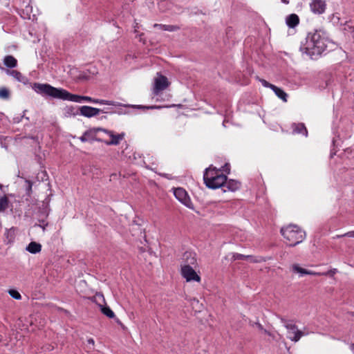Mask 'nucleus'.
<instances>
[{
  "mask_svg": "<svg viewBox=\"0 0 354 354\" xmlns=\"http://www.w3.org/2000/svg\"><path fill=\"white\" fill-rule=\"evenodd\" d=\"M257 79L260 82H261L262 85L265 87H267V88H270V89L272 88V86H274V84H270V82H268V81H266V80L264 79H261L259 77H257Z\"/></svg>",
  "mask_w": 354,
  "mask_h": 354,
  "instance_id": "f704fd0d",
  "label": "nucleus"
},
{
  "mask_svg": "<svg viewBox=\"0 0 354 354\" xmlns=\"http://www.w3.org/2000/svg\"><path fill=\"white\" fill-rule=\"evenodd\" d=\"M262 331H263L265 334H266V335H269V336H271V335H272V333H271L270 331H268V330H267L266 329H265V328H264V330H263Z\"/></svg>",
  "mask_w": 354,
  "mask_h": 354,
  "instance_id": "a18cd8bd",
  "label": "nucleus"
},
{
  "mask_svg": "<svg viewBox=\"0 0 354 354\" xmlns=\"http://www.w3.org/2000/svg\"><path fill=\"white\" fill-rule=\"evenodd\" d=\"M287 26L290 28H295L299 23V18L296 14L289 15L286 19Z\"/></svg>",
  "mask_w": 354,
  "mask_h": 354,
  "instance_id": "f3484780",
  "label": "nucleus"
},
{
  "mask_svg": "<svg viewBox=\"0 0 354 354\" xmlns=\"http://www.w3.org/2000/svg\"><path fill=\"white\" fill-rule=\"evenodd\" d=\"M9 203L10 201L6 195L0 197V212H3L8 209Z\"/></svg>",
  "mask_w": 354,
  "mask_h": 354,
  "instance_id": "a878e982",
  "label": "nucleus"
},
{
  "mask_svg": "<svg viewBox=\"0 0 354 354\" xmlns=\"http://www.w3.org/2000/svg\"><path fill=\"white\" fill-rule=\"evenodd\" d=\"M5 236L8 243L13 242L15 238V230L14 227L7 230Z\"/></svg>",
  "mask_w": 354,
  "mask_h": 354,
  "instance_id": "cd10ccee",
  "label": "nucleus"
},
{
  "mask_svg": "<svg viewBox=\"0 0 354 354\" xmlns=\"http://www.w3.org/2000/svg\"><path fill=\"white\" fill-rule=\"evenodd\" d=\"M8 292L10 295L15 299L19 300L21 298V294L17 290L12 289L10 290Z\"/></svg>",
  "mask_w": 354,
  "mask_h": 354,
  "instance_id": "72a5a7b5",
  "label": "nucleus"
},
{
  "mask_svg": "<svg viewBox=\"0 0 354 354\" xmlns=\"http://www.w3.org/2000/svg\"><path fill=\"white\" fill-rule=\"evenodd\" d=\"M310 37V32H308L306 37L304 39V41L301 42V45L299 47L300 52L304 55H309L310 52V44H308V37Z\"/></svg>",
  "mask_w": 354,
  "mask_h": 354,
  "instance_id": "4be33fe9",
  "label": "nucleus"
},
{
  "mask_svg": "<svg viewBox=\"0 0 354 354\" xmlns=\"http://www.w3.org/2000/svg\"><path fill=\"white\" fill-rule=\"evenodd\" d=\"M93 129L94 130V132L96 134L97 132L99 131H103L107 134H109V132H110L111 131L108 130V129H103L102 127H93Z\"/></svg>",
  "mask_w": 354,
  "mask_h": 354,
  "instance_id": "e433bc0d",
  "label": "nucleus"
},
{
  "mask_svg": "<svg viewBox=\"0 0 354 354\" xmlns=\"http://www.w3.org/2000/svg\"><path fill=\"white\" fill-rule=\"evenodd\" d=\"M50 195H48L46 197V198L43 201V203L44 204H46V205H49L50 203Z\"/></svg>",
  "mask_w": 354,
  "mask_h": 354,
  "instance_id": "a19ab883",
  "label": "nucleus"
},
{
  "mask_svg": "<svg viewBox=\"0 0 354 354\" xmlns=\"http://www.w3.org/2000/svg\"><path fill=\"white\" fill-rule=\"evenodd\" d=\"M326 9V0H313L311 1V12L315 15H322Z\"/></svg>",
  "mask_w": 354,
  "mask_h": 354,
  "instance_id": "9b49d317",
  "label": "nucleus"
},
{
  "mask_svg": "<svg viewBox=\"0 0 354 354\" xmlns=\"http://www.w3.org/2000/svg\"><path fill=\"white\" fill-rule=\"evenodd\" d=\"M87 343H88V344L91 345L90 348H93L95 342H94V339L93 338L88 339H87Z\"/></svg>",
  "mask_w": 354,
  "mask_h": 354,
  "instance_id": "ea45409f",
  "label": "nucleus"
},
{
  "mask_svg": "<svg viewBox=\"0 0 354 354\" xmlns=\"http://www.w3.org/2000/svg\"><path fill=\"white\" fill-rule=\"evenodd\" d=\"M271 89L279 98L281 99L283 102H287L288 95L283 89L277 87L275 85L272 86Z\"/></svg>",
  "mask_w": 354,
  "mask_h": 354,
  "instance_id": "5701e85b",
  "label": "nucleus"
},
{
  "mask_svg": "<svg viewBox=\"0 0 354 354\" xmlns=\"http://www.w3.org/2000/svg\"><path fill=\"white\" fill-rule=\"evenodd\" d=\"M28 138H30V139H32L33 140H35V142H38V138L37 136H28L27 137Z\"/></svg>",
  "mask_w": 354,
  "mask_h": 354,
  "instance_id": "c03bdc74",
  "label": "nucleus"
},
{
  "mask_svg": "<svg viewBox=\"0 0 354 354\" xmlns=\"http://www.w3.org/2000/svg\"><path fill=\"white\" fill-rule=\"evenodd\" d=\"M117 322H118V324H121V322L119 320H118Z\"/></svg>",
  "mask_w": 354,
  "mask_h": 354,
  "instance_id": "5fc2aeb1",
  "label": "nucleus"
},
{
  "mask_svg": "<svg viewBox=\"0 0 354 354\" xmlns=\"http://www.w3.org/2000/svg\"><path fill=\"white\" fill-rule=\"evenodd\" d=\"M253 258L252 255H244L239 253H234L232 255V259L234 261L236 260H248V259Z\"/></svg>",
  "mask_w": 354,
  "mask_h": 354,
  "instance_id": "2f4dec72",
  "label": "nucleus"
},
{
  "mask_svg": "<svg viewBox=\"0 0 354 354\" xmlns=\"http://www.w3.org/2000/svg\"><path fill=\"white\" fill-rule=\"evenodd\" d=\"M255 325L257 326V328L260 330H264V328L263 326H262L261 324H260L259 322H255Z\"/></svg>",
  "mask_w": 354,
  "mask_h": 354,
  "instance_id": "37998d69",
  "label": "nucleus"
},
{
  "mask_svg": "<svg viewBox=\"0 0 354 354\" xmlns=\"http://www.w3.org/2000/svg\"><path fill=\"white\" fill-rule=\"evenodd\" d=\"M3 64L8 68H13L17 66V60L12 55H7L3 59Z\"/></svg>",
  "mask_w": 354,
  "mask_h": 354,
  "instance_id": "aec40b11",
  "label": "nucleus"
},
{
  "mask_svg": "<svg viewBox=\"0 0 354 354\" xmlns=\"http://www.w3.org/2000/svg\"><path fill=\"white\" fill-rule=\"evenodd\" d=\"M32 88L35 90L36 93L40 94L45 97H50L55 99H59L62 100H67L75 102H82V101L93 102L95 104H106V105H111L114 106H120V107H126L129 108L132 107L133 109H160L164 106L152 105V106H142V105H130V104H122L120 102H117L111 100H100L96 98H92L89 96L84 95H79L76 94H73L64 89L62 88H56L51 86L49 84H41V83H35ZM175 104H172L170 106H165V107H174Z\"/></svg>",
  "mask_w": 354,
  "mask_h": 354,
  "instance_id": "f257e3e1",
  "label": "nucleus"
},
{
  "mask_svg": "<svg viewBox=\"0 0 354 354\" xmlns=\"http://www.w3.org/2000/svg\"><path fill=\"white\" fill-rule=\"evenodd\" d=\"M41 250V245L35 241L30 242L26 247V250L31 254L39 253Z\"/></svg>",
  "mask_w": 354,
  "mask_h": 354,
  "instance_id": "6ab92c4d",
  "label": "nucleus"
},
{
  "mask_svg": "<svg viewBox=\"0 0 354 354\" xmlns=\"http://www.w3.org/2000/svg\"><path fill=\"white\" fill-rule=\"evenodd\" d=\"M32 185L33 183L30 180H25V190L26 194L28 197H30L32 193Z\"/></svg>",
  "mask_w": 354,
  "mask_h": 354,
  "instance_id": "c85d7f7f",
  "label": "nucleus"
},
{
  "mask_svg": "<svg viewBox=\"0 0 354 354\" xmlns=\"http://www.w3.org/2000/svg\"><path fill=\"white\" fill-rule=\"evenodd\" d=\"M281 233L286 240V243L292 247L301 243L305 237V232L295 225H289L282 227Z\"/></svg>",
  "mask_w": 354,
  "mask_h": 354,
  "instance_id": "7ed1b4c3",
  "label": "nucleus"
},
{
  "mask_svg": "<svg viewBox=\"0 0 354 354\" xmlns=\"http://www.w3.org/2000/svg\"><path fill=\"white\" fill-rule=\"evenodd\" d=\"M195 268L196 267L182 266L181 274L187 281H201V277L194 270Z\"/></svg>",
  "mask_w": 354,
  "mask_h": 354,
  "instance_id": "6e6552de",
  "label": "nucleus"
},
{
  "mask_svg": "<svg viewBox=\"0 0 354 354\" xmlns=\"http://www.w3.org/2000/svg\"><path fill=\"white\" fill-rule=\"evenodd\" d=\"M39 226L41 227L44 230H45V225H44V226L39 225Z\"/></svg>",
  "mask_w": 354,
  "mask_h": 354,
  "instance_id": "603ef678",
  "label": "nucleus"
},
{
  "mask_svg": "<svg viewBox=\"0 0 354 354\" xmlns=\"http://www.w3.org/2000/svg\"><path fill=\"white\" fill-rule=\"evenodd\" d=\"M174 194L175 197L186 207L192 209H194L193 203L185 189L182 187L176 188L174 189Z\"/></svg>",
  "mask_w": 354,
  "mask_h": 354,
  "instance_id": "423d86ee",
  "label": "nucleus"
},
{
  "mask_svg": "<svg viewBox=\"0 0 354 354\" xmlns=\"http://www.w3.org/2000/svg\"><path fill=\"white\" fill-rule=\"evenodd\" d=\"M293 134H301L308 136V130L303 123H292L291 125Z\"/></svg>",
  "mask_w": 354,
  "mask_h": 354,
  "instance_id": "ddd939ff",
  "label": "nucleus"
},
{
  "mask_svg": "<svg viewBox=\"0 0 354 354\" xmlns=\"http://www.w3.org/2000/svg\"><path fill=\"white\" fill-rule=\"evenodd\" d=\"M281 321L285 323V326L287 329L286 337L291 341L297 342L304 333L299 330L297 326L292 323H287L286 321L281 318Z\"/></svg>",
  "mask_w": 354,
  "mask_h": 354,
  "instance_id": "39448f33",
  "label": "nucleus"
},
{
  "mask_svg": "<svg viewBox=\"0 0 354 354\" xmlns=\"http://www.w3.org/2000/svg\"><path fill=\"white\" fill-rule=\"evenodd\" d=\"M283 3L288 4L289 0H281Z\"/></svg>",
  "mask_w": 354,
  "mask_h": 354,
  "instance_id": "49530a36",
  "label": "nucleus"
},
{
  "mask_svg": "<svg viewBox=\"0 0 354 354\" xmlns=\"http://www.w3.org/2000/svg\"><path fill=\"white\" fill-rule=\"evenodd\" d=\"M335 140H333V145H335Z\"/></svg>",
  "mask_w": 354,
  "mask_h": 354,
  "instance_id": "864d4df0",
  "label": "nucleus"
},
{
  "mask_svg": "<svg viewBox=\"0 0 354 354\" xmlns=\"http://www.w3.org/2000/svg\"><path fill=\"white\" fill-rule=\"evenodd\" d=\"M80 140L82 142H86L88 141H97L102 142L103 140L101 138H98L96 137V135L94 132L93 128H91L86 131L83 135L80 138Z\"/></svg>",
  "mask_w": 354,
  "mask_h": 354,
  "instance_id": "f8f14e48",
  "label": "nucleus"
},
{
  "mask_svg": "<svg viewBox=\"0 0 354 354\" xmlns=\"http://www.w3.org/2000/svg\"><path fill=\"white\" fill-rule=\"evenodd\" d=\"M155 28H159L162 30L174 32L180 30V27L176 25H165V24H155L153 26Z\"/></svg>",
  "mask_w": 354,
  "mask_h": 354,
  "instance_id": "b1692460",
  "label": "nucleus"
},
{
  "mask_svg": "<svg viewBox=\"0 0 354 354\" xmlns=\"http://www.w3.org/2000/svg\"><path fill=\"white\" fill-rule=\"evenodd\" d=\"M336 272H337V270L333 269V270H330L328 271L327 272H323V273H322V274L333 277ZM319 274H321V273L313 272L311 270V275H319Z\"/></svg>",
  "mask_w": 354,
  "mask_h": 354,
  "instance_id": "473e14b6",
  "label": "nucleus"
},
{
  "mask_svg": "<svg viewBox=\"0 0 354 354\" xmlns=\"http://www.w3.org/2000/svg\"><path fill=\"white\" fill-rule=\"evenodd\" d=\"M196 254L192 252H185L183 255L180 266L196 267Z\"/></svg>",
  "mask_w": 354,
  "mask_h": 354,
  "instance_id": "9d476101",
  "label": "nucleus"
},
{
  "mask_svg": "<svg viewBox=\"0 0 354 354\" xmlns=\"http://www.w3.org/2000/svg\"><path fill=\"white\" fill-rule=\"evenodd\" d=\"M170 83L165 75L158 73V77L155 78L153 94L157 95L159 93L169 86Z\"/></svg>",
  "mask_w": 354,
  "mask_h": 354,
  "instance_id": "0eeeda50",
  "label": "nucleus"
},
{
  "mask_svg": "<svg viewBox=\"0 0 354 354\" xmlns=\"http://www.w3.org/2000/svg\"><path fill=\"white\" fill-rule=\"evenodd\" d=\"M99 306L100 308V310H101L102 313H103L104 315H106L109 318H113L115 317V313L109 306H103L101 304H99Z\"/></svg>",
  "mask_w": 354,
  "mask_h": 354,
  "instance_id": "393cba45",
  "label": "nucleus"
},
{
  "mask_svg": "<svg viewBox=\"0 0 354 354\" xmlns=\"http://www.w3.org/2000/svg\"><path fill=\"white\" fill-rule=\"evenodd\" d=\"M327 42L328 39L320 32L316 31L311 35V59H314L313 56L321 55L326 50Z\"/></svg>",
  "mask_w": 354,
  "mask_h": 354,
  "instance_id": "20e7f679",
  "label": "nucleus"
},
{
  "mask_svg": "<svg viewBox=\"0 0 354 354\" xmlns=\"http://www.w3.org/2000/svg\"><path fill=\"white\" fill-rule=\"evenodd\" d=\"M10 92L7 88H6V87L0 88V98L1 99L8 100L10 98Z\"/></svg>",
  "mask_w": 354,
  "mask_h": 354,
  "instance_id": "7c9ffc66",
  "label": "nucleus"
},
{
  "mask_svg": "<svg viewBox=\"0 0 354 354\" xmlns=\"http://www.w3.org/2000/svg\"><path fill=\"white\" fill-rule=\"evenodd\" d=\"M221 169L209 167L205 169L203 174V180L206 187L209 189H216L224 188L225 183L227 180L226 175L221 173Z\"/></svg>",
  "mask_w": 354,
  "mask_h": 354,
  "instance_id": "f03ea898",
  "label": "nucleus"
},
{
  "mask_svg": "<svg viewBox=\"0 0 354 354\" xmlns=\"http://www.w3.org/2000/svg\"><path fill=\"white\" fill-rule=\"evenodd\" d=\"M342 236H348V237H352V238H354V230L353 231H351V232H348L343 235H341V236H338V237H342Z\"/></svg>",
  "mask_w": 354,
  "mask_h": 354,
  "instance_id": "58836bf2",
  "label": "nucleus"
},
{
  "mask_svg": "<svg viewBox=\"0 0 354 354\" xmlns=\"http://www.w3.org/2000/svg\"><path fill=\"white\" fill-rule=\"evenodd\" d=\"M290 270L292 273L298 274L299 277H304L305 275L310 274V270L301 268L298 263L292 264L291 266Z\"/></svg>",
  "mask_w": 354,
  "mask_h": 354,
  "instance_id": "dca6fc26",
  "label": "nucleus"
},
{
  "mask_svg": "<svg viewBox=\"0 0 354 354\" xmlns=\"http://www.w3.org/2000/svg\"><path fill=\"white\" fill-rule=\"evenodd\" d=\"M248 260H250L251 262L253 263H261L266 261V259L263 257H254L253 256V258L248 259Z\"/></svg>",
  "mask_w": 354,
  "mask_h": 354,
  "instance_id": "c9c22d12",
  "label": "nucleus"
},
{
  "mask_svg": "<svg viewBox=\"0 0 354 354\" xmlns=\"http://www.w3.org/2000/svg\"><path fill=\"white\" fill-rule=\"evenodd\" d=\"M98 296H100L102 298V300L104 301V298L102 295H97Z\"/></svg>",
  "mask_w": 354,
  "mask_h": 354,
  "instance_id": "8fccbe9b",
  "label": "nucleus"
},
{
  "mask_svg": "<svg viewBox=\"0 0 354 354\" xmlns=\"http://www.w3.org/2000/svg\"><path fill=\"white\" fill-rule=\"evenodd\" d=\"M335 152H334V153H331V154H330V157L332 158V157L333 156V155H335Z\"/></svg>",
  "mask_w": 354,
  "mask_h": 354,
  "instance_id": "3c124183",
  "label": "nucleus"
},
{
  "mask_svg": "<svg viewBox=\"0 0 354 354\" xmlns=\"http://www.w3.org/2000/svg\"><path fill=\"white\" fill-rule=\"evenodd\" d=\"M50 211V209L49 205H46V204L42 203L41 206L39 207L40 214L45 218H47L48 216Z\"/></svg>",
  "mask_w": 354,
  "mask_h": 354,
  "instance_id": "c756f323",
  "label": "nucleus"
},
{
  "mask_svg": "<svg viewBox=\"0 0 354 354\" xmlns=\"http://www.w3.org/2000/svg\"><path fill=\"white\" fill-rule=\"evenodd\" d=\"M221 171L226 172L227 174L230 173V166L229 163H225L222 167Z\"/></svg>",
  "mask_w": 354,
  "mask_h": 354,
  "instance_id": "4c0bfd02",
  "label": "nucleus"
},
{
  "mask_svg": "<svg viewBox=\"0 0 354 354\" xmlns=\"http://www.w3.org/2000/svg\"><path fill=\"white\" fill-rule=\"evenodd\" d=\"M240 182L231 179L230 180H226V183H225L224 185V188H226L227 190L231 192H235L240 188Z\"/></svg>",
  "mask_w": 354,
  "mask_h": 354,
  "instance_id": "a211bd4d",
  "label": "nucleus"
},
{
  "mask_svg": "<svg viewBox=\"0 0 354 354\" xmlns=\"http://www.w3.org/2000/svg\"><path fill=\"white\" fill-rule=\"evenodd\" d=\"M90 299L93 301V302H95V297H92L90 298Z\"/></svg>",
  "mask_w": 354,
  "mask_h": 354,
  "instance_id": "de8ad7c7",
  "label": "nucleus"
},
{
  "mask_svg": "<svg viewBox=\"0 0 354 354\" xmlns=\"http://www.w3.org/2000/svg\"><path fill=\"white\" fill-rule=\"evenodd\" d=\"M108 113H118V114L127 113V112H126V111H123L122 110V109H119L118 111H108Z\"/></svg>",
  "mask_w": 354,
  "mask_h": 354,
  "instance_id": "79ce46f5",
  "label": "nucleus"
},
{
  "mask_svg": "<svg viewBox=\"0 0 354 354\" xmlns=\"http://www.w3.org/2000/svg\"><path fill=\"white\" fill-rule=\"evenodd\" d=\"M344 30L347 33H351L352 37L354 38V22L352 21H346L344 24Z\"/></svg>",
  "mask_w": 354,
  "mask_h": 354,
  "instance_id": "bb28decb",
  "label": "nucleus"
},
{
  "mask_svg": "<svg viewBox=\"0 0 354 354\" xmlns=\"http://www.w3.org/2000/svg\"><path fill=\"white\" fill-rule=\"evenodd\" d=\"M111 138V140L109 141H106L105 143L107 145H117L119 144L120 141L124 138V133H120L115 135L113 131L109 132L108 134Z\"/></svg>",
  "mask_w": 354,
  "mask_h": 354,
  "instance_id": "2eb2a0df",
  "label": "nucleus"
},
{
  "mask_svg": "<svg viewBox=\"0 0 354 354\" xmlns=\"http://www.w3.org/2000/svg\"><path fill=\"white\" fill-rule=\"evenodd\" d=\"M3 185L0 183V189L3 190Z\"/></svg>",
  "mask_w": 354,
  "mask_h": 354,
  "instance_id": "09e8293b",
  "label": "nucleus"
},
{
  "mask_svg": "<svg viewBox=\"0 0 354 354\" xmlns=\"http://www.w3.org/2000/svg\"><path fill=\"white\" fill-rule=\"evenodd\" d=\"M64 116L66 118H69L71 116L75 117L77 115L80 114L79 109H77L75 106H73L72 105L66 106V107H64Z\"/></svg>",
  "mask_w": 354,
  "mask_h": 354,
  "instance_id": "412c9836",
  "label": "nucleus"
},
{
  "mask_svg": "<svg viewBox=\"0 0 354 354\" xmlns=\"http://www.w3.org/2000/svg\"><path fill=\"white\" fill-rule=\"evenodd\" d=\"M80 115L86 118H92L97 115L100 113H108L103 109L92 107L90 106H82L79 107Z\"/></svg>",
  "mask_w": 354,
  "mask_h": 354,
  "instance_id": "1a4fd4ad",
  "label": "nucleus"
},
{
  "mask_svg": "<svg viewBox=\"0 0 354 354\" xmlns=\"http://www.w3.org/2000/svg\"><path fill=\"white\" fill-rule=\"evenodd\" d=\"M6 73L7 75L13 77L15 80H17L19 82H22L26 84L27 81V78L24 76L19 71L16 70H10L8 68L6 69Z\"/></svg>",
  "mask_w": 354,
  "mask_h": 354,
  "instance_id": "4468645a",
  "label": "nucleus"
}]
</instances>
